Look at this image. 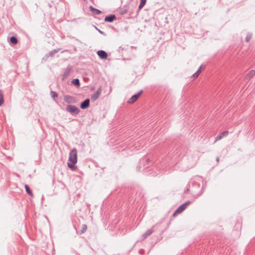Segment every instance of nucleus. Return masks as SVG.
<instances>
[{
	"label": "nucleus",
	"instance_id": "nucleus-1",
	"mask_svg": "<svg viewBox=\"0 0 255 255\" xmlns=\"http://www.w3.org/2000/svg\"><path fill=\"white\" fill-rule=\"evenodd\" d=\"M69 161L73 164H76L77 162V151L76 149H73L69 154Z\"/></svg>",
	"mask_w": 255,
	"mask_h": 255
},
{
	"label": "nucleus",
	"instance_id": "nucleus-2",
	"mask_svg": "<svg viewBox=\"0 0 255 255\" xmlns=\"http://www.w3.org/2000/svg\"><path fill=\"white\" fill-rule=\"evenodd\" d=\"M190 204V202L188 201L181 205L174 213L173 217H175L177 214L182 213Z\"/></svg>",
	"mask_w": 255,
	"mask_h": 255
},
{
	"label": "nucleus",
	"instance_id": "nucleus-3",
	"mask_svg": "<svg viewBox=\"0 0 255 255\" xmlns=\"http://www.w3.org/2000/svg\"><path fill=\"white\" fill-rule=\"evenodd\" d=\"M142 93V91L141 90L137 94L134 95L130 98L128 99V103L129 104H132L134 103L135 101L137 100V99L139 98Z\"/></svg>",
	"mask_w": 255,
	"mask_h": 255
},
{
	"label": "nucleus",
	"instance_id": "nucleus-4",
	"mask_svg": "<svg viewBox=\"0 0 255 255\" xmlns=\"http://www.w3.org/2000/svg\"><path fill=\"white\" fill-rule=\"evenodd\" d=\"M66 110L73 114H78L79 110V109L74 106L69 105L66 107Z\"/></svg>",
	"mask_w": 255,
	"mask_h": 255
},
{
	"label": "nucleus",
	"instance_id": "nucleus-5",
	"mask_svg": "<svg viewBox=\"0 0 255 255\" xmlns=\"http://www.w3.org/2000/svg\"><path fill=\"white\" fill-rule=\"evenodd\" d=\"M228 134L229 131L228 130L222 132L215 138V141L221 140L224 137L227 136Z\"/></svg>",
	"mask_w": 255,
	"mask_h": 255
},
{
	"label": "nucleus",
	"instance_id": "nucleus-6",
	"mask_svg": "<svg viewBox=\"0 0 255 255\" xmlns=\"http://www.w3.org/2000/svg\"><path fill=\"white\" fill-rule=\"evenodd\" d=\"M101 93V89H98L96 92L91 96V100L95 101L97 100L100 96Z\"/></svg>",
	"mask_w": 255,
	"mask_h": 255
},
{
	"label": "nucleus",
	"instance_id": "nucleus-7",
	"mask_svg": "<svg viewBox=\"0 0 255 255\" xmlns=\"http://www.w3.org/2000/svg\"><path fill=\"white\" fill-rule=\"evenodd\" d=\"M97 54L102 59H106L108 56L106 52L103 50L98 51Z\"/></svg>",
	"mask_w": 255,
	"mask_h": 255
},
{
	"label": "nucleus",
	"instance_id": "nucleus-8",
	"mask_svg": "<svg viewBox=\"0 0 255 255\" xmlns=\"http://www.w3.org/2000/svg\"><path fill=\"white\" fill-rule=\"evenodd\" d=\"M90 100L89 99L85 100L83 103L81 104V108L82 109H86L89 106Z\"/></svg>",
	"mask_w": 255,
	"mask_h": 255
},
{
	"label": "nucleus",
	"instance_id": "nucleus-9",
	"mask_svg": "<svg viewBox=\"0 0 255 255\" xmlns=\"http://www.w3.org/2000/svg\"><path fill=\"white\" fill-rule=\"evenodd\" d=\"M255 75V70H250L246 75V77L248 79H251Z\"/></svg>",
	"mask_w": 255,
	"mask_h": 255
},
{
	"label": "nucleus",
	"instance_id": "nucleus-10",
	"mask_svg": "<svg viewBox=\"0 0 255 255\" xmlns=\"http://www.w3.org/2000/svg\"><path fill=\"white\" fill-rule=\"evenodd\" d=\"M116 19V16L114 15H110V16H106L105 18V20L106 21H108V22H113L114 21V19Z\"/></svg>",
	"mask_w": 255,
	"mask_h": 255
},
{
	"label": "nucleus",
	"instance_id": "nucleus-11",
	"mask_svg": "<svg viewBox=\"0 0 255 255\" xmlns=\"http://www.w3.org/2000/svg\"><path fill=\"white\" fill-rule=\"evenodd\" d=\"M90 9L92 11H93L94 13H96L97 14H99L101 13V11L99 10L98 9H96L94 7H93L92 6H90Z\"/></svg>",
	"mask_w": 255,
	"mask_h": 255
},
{
	"label": "nucleus",
	"instance_id": "nucleus-12",
	"mask_svg": "<svg viewBox=\"0 0 255 255\" xmlns=\"http://www.w3.org/2000/svg\"><path fill=\"white\" fill-rule=\"evenodd\" d=\"M146 0H140V3L138 6V9H141L145 5Z\"/></svg>",
	"mask_w": 255,
	"mask_h": 255
},
{
	"label": "nucleus",
	"instance_id": "nucleus-13",
	"mask_svg": "<svg viewBox=\"0 0 255 255\" xmlns=\"http://www.w3.org/2000/svg\"><path fill=\"white\" fill-rule=\"evenodd\" d=\"M25 190L27 192V193L30 195L31 196V197L33 196V194L31 192V191H30L28 186L27 185H25Z\"/></svg>",
	"mask_w": 255,
	"mask_h": 255
},
{
	"label": "nucleus",
	"instance_id": "nucleus-14",
	"mask_svg": "<svg viewBox=\"0 0 255 255\" xmlns=\"http://www.w3.org/2000/svg\"><path fill=\"white\" fill-rule=\"evenodd\" d=\"M75 164H73L72 163H68V166L72 170H74L76 169V166L74 165Z\"/></svg>",
	"mask_w": 255,
	"mask_h": 255
},
{
	"label": "nucleus",
	"instance_id": "nucleus-15",
	"mask_svg": "<svg viewBox=\"0 0 255 255\" xmlns=\"http://www.w3.org/2000/svg\"><path fill=\"white\" fill-rule=\"evenodd\" d=\"M87 229V226L85 224L82 225V227H81V234L84 233L86 231Z\"/></svg>",
	"mask_w": 255,
	"mask_h": 255
},
{
	"label": "nucleus",
	"instance_id": "nucleus-16",
	"mask_svg": "<svg viewBox=\"0 0 255 255\" xmlns=\"http://www.w3.org/2000/svg\"><path fill=\"white\" fill-rule=\"evenodd\" d=\"M10 42L12 43H13V44H15L17 43V39L15 37H14V36H12V37H10Z\"/></svg>",
	"mask_w": 255,
	"mask_h": 255
},
{
	"label": "nucleus",
	"instance_id": "nucleus-17",
	"mask_svg": "<svg viewBox=\"0 0 255 255\" xmlns=\"http://www.w3.org/2000/svg\"><path fill=\"white\" fill-rule=\"evenodd\" d=\"M72 83L78 86L80 85V82L78 79H73L72 81Z\"/></svg>",
	"mask_w": 255,
	"mask_h": 255
},
{
	"label": "nucleus",
	"instance_id": "nucleus-18",
	"mask_svg": "<svg viewBox=\"0 0 255 255\" xmlns=\"http://www.w3.org/2000/svg\"><path fill=\"white\" fill-rule=\"evenodd\" d=\"M3 103V96L1 90H0V106Z\"/></svg>",
	"mask_w": 255,
	"mask_h": 255
},
{
	"label": "nucleus",
	"instance_id": "nucleus-19",
	"mask_svg": "<svg viewBox=\"0 0 255 255\" xmlns=\"http://www.w3.org/2000/svg\"><path fill=\"white\" fill-rule=\"evenodd\" d=\"M51 95L52 97L54 99H55V97H57V94L55 92H53V91H51Z\"/></svg>",
	"mask_w": 255,
	"mask_h": 255
},
{
	"label": "nucleus",
	"instance_id": "nucleus-20",
	"mask_svg": "<svg viewBox=\"0 0 255 255\" xmlns=\"http://www.w3.org/2000/svg\"><path fill=\"white\" fill-rule=\"evenodd\" d=\"M153 232V230H148L145 234H146V236H148V235H150L151 234H152V233Z\"/></svg>",
	"mask_w": 255,
	"mask_h": 255
},
{
	"label": "nucleus",
	"instance_id": "nucleus-21",
	"mask_svg": "<svg viewBox=\"0 0 255 255\" xmlns=\"http://www.w3.org/2000/svg\"><path fill=\"white\" fill-rule=\"evenodd\" d=\"M199 74L196 72L195 73H194L193 75H192V77H193V79H195L196 78H197L198 77V76H199Z\"/></svg>",
	"mask_w": 255,
	"mask_h": 255
},
{
	"label": "nucleus",
	"instance_id": "nucleus-22",
	"mask_svg": "<svg viewBox=\"0 0 255 255\" xmlns=\"http://www.w3.org/2000/svg\"><path fill=\"white\" fill-rule=\"evenodd\" d=\"M202 66H201L200 67V68L198 69V70H197V72L199 74H200V73L202 72Z\"/></svg>",
	"mask_w": 255,
	"mask_h": 255
}]
</instances>
